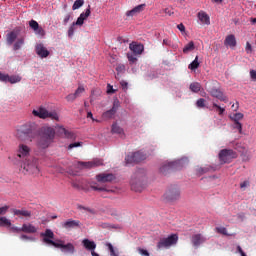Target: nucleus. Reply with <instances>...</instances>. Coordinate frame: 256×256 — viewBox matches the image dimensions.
Listing matches in <instances>:
<instances>
[{
  "label": "nucleus",
  "instance_id": "obj_17",
  "mask_svg": "<svg viewBox=\"0 0 256 256\" xmlns=\"http://www.w3.org/2000/svg\"><path fill=\"white\" fill-rule=\"evenodd\" d=\"M98 183H111L115 181V176L112 173H101L96 176Z\"/></svg>",
  "mask_w": 256,
  "mask_h": 256
},
{
  "label": "nucleus",
  "instance_id": "obj_31",
  "mask_svg": "<svg viewBox=\"0 0 256 256\" xmlns=\"http://www.w3.org/2000/svg\"><path fill=\"white\" fill-rule=\"evenodd\" d=\"M19 33H17V31H11L7 34L6 36V41L8 43V45H13V43H15V40L17 39Z\"/></svg>",
  "mask_w": 256,
  "mask_h": 256
},
{
  "label": "nucleus",
  "instance_id": "obj_51",
  "mask_svg": "<svg viewBox=\"0 0 256 256\" xmlns=\"http://www.w3.org/2000/svg\"><path fill=\"white\" fill-rule=\"evenodd\" d=\"M76 99H77V96L75 95V93L69 94L68 96H66V100L70 103H73V101H75Z\"/></svg>",
  "mask_w": 256,
  "mask_h": 256
},
{
  "label": "nucleus",
  "instance_id": "obj_47",
  "mask_svg": "<svg viewBox=\"0 0 256 256\" xmlns=\"http://www.w3.org/2000/svg\"><path fill=\"white\" fill-rule=\"evenodd\" d=\"M48 117L54 121H59V115L56 112H48Z\"/></svg>",
  "mask_w": 256,
  "mask_h": 256
},
{
  "label": "nucleus",
  "instance_id": "obj_22",
  "mask_svg": "<svg viewBox=\"0 0 256 256\" xmlns=\"http://www.w3.org/2000/svg\"><path fill=\"white\" fill-rule=\"evenodd\" d=\"M81 226V222L79 220L69 219L66 222L62 223V227L64 229H77V227Z\"/></svg>",
  "mask_w": 256,
  "mask_h": 256
},
{
  "label": "nucleus",
  "instance_id": "obj_4",
  "mask_svg": "<svg viewBox=\"0 0 256 256\" xmlns=\"http://www.w3.org/2000/svg\"><path fill=\"white\" fill-rule=\"evenodd\" d=\"M143 177H145V170L138 169L130 182L132 191H135L136 193H141V191H143Z\"/></svg>",
  "mask_w": 256,
  "mask_h": 256
},
{
  "label": "nucleus",
  "instance_id": "obj_41",
  "mask_svg": "<svg viewBox=\"0 0 256 256\" xmlns=\"http://www.w3.org/2000/svg\"><path fill=\"white\" fill-rule=\"evenodd\" d=\"M112 133H117L118 135L123 134V128H121L117 123L112 125Z\"/></svg>",
  "mask_w": 256,
  "mask_h": 256
},
{
  "label": "nucleus",
  "instance_id": "obj_55",
  "mask_svg": "<svg viewBox=\"0 0 256 256\" xmlns=\"http://www.w3.org/2000/svg\"><path fill=\"white\" fill-rule=\"evenodd\" d=\"M138 253L142 256H149V251L143 249V248H138Z\"/></svg>",
  "mask_w": 256,
  "mask_h": 256
},
{
  "label": "nucleus",
  "instance_id": "obj_59",
  "mask_svg": "<svg viewBox=\"0 0 256 256\" xmlns=\"http://www.w3.org/2000/svg\"><path fill=\"white\" fill-rule=\"evenodd\" d=\"M71 19V14H67L63 19V24L67 25L69 23V20Z\"/></svg>",
  "mask_w": 256,
  "mask_h": 256
},
{
  "label": "nucleus",
  "instance_id": "obj_34",
  "mask_svg": "<svg viewBox=\"0 0 256 256\" xmlns=\"http://www.w3.org/2000/svg\"><path fill=\"white\" fill-rule=\"evenodd\" d=\"M190 91H192V93H199V91H201V83L192 82L190 84Z\"/></svg>",
  "mask_w": 256,
  "mask_h": 256
},
{
  "label": "nucleus",
  "instance_id": "obj_45",
  "mask_svg": "<svg viewBox=\"0 0 256 256\" xmlns=\"http://www.w3.org/2000/svg\"><path fill=\"white\" fill-rule=\"evenodd\" d=\"M210 168L209 167H200L197 169L198 175H205V173H209Z\"/></svg>",
  "mask_w": 256,
  "mask_h": 256
},
{
  "label": "nucleus",
  "instance_id": "obj_20",
  "mask_svg": "<svg viewBox=\"0 0 256 256\" xmlns=\"http://www.w3.org/2000/svg\"><path fill=\"white\" fill-rule=\"evenodd\" d=\"M32 115H34V117H39V119H47L49 118V111L40 106L37 110L32 111Z\"/></svg>",
  "mask_w": 256,
  "mask_h": 256
},
{
  "label": "nucleus",
  "instance_id": "obj_39",
  "mask_svg": "<svg viewBox=\"0 0 256 256\" xmlns=\"http://www.w3.org/2000/svg\"><path fill=\"white\" fill-rule=\"evenodd\" d=\"M244 115L241 112L233 114V116H230V119L234 121V123H239L241 119H243Z\"/></svg>",
  "mask_w": 256,
  "mask_h": 256
},
{
  "label": "nucleus",
  "instance_id": "obj_61",
  "mask_svg": "<svg viewBox=\"0 0 256 256\" xmlns=\"http://www.w3.org/2000/svg\"><path fill=\"white\" fill-rule=\"evenodd\" d=\"M177 29H179L181 33H185V25L183 23L178 24Z\"/></svg>",
  "mask_w": 256,
  "mask_h": 256
},
{
  "label": "nucleus",
  "instance_id": "obj_44",
  "mask_svg": "<svg viewBox=\"0 0 256 256\" xmlns=\"http://www.w3.org/2000/svg\"><path fill=\"white\" fill-rule=\"evenodd\" d=\"M205 103H206V100L204 98H199L196 101V107H198L199 109H203L205 107Z\"/></svg>",
  "mask_w": 256,
  "mask_h": 256
},
{
  "label": "nucleus",
  "instance_id": "obj_7",
  "mask_svg": "<svg viewBox=\"0 0 256 256\" xmlns=\"http://www.w3.org/2000/svg\"><path fill=\"white\" fill-rule=\"evenodd\" d=\"M219 159L222 165L225 163H231L233 159H237V153L232 149H223L219 153Z\"/></svg>",
  "mask_w": 256,
  "mask_h": 256
},
{
  "label": "nucleus",
  "instance_id": "obj_28",
  "mask_svg": "<svg viewBox=\"0 0 256 256\" xmlns=\"http://www.w3.org/2000/svg\"><path fill=\"white\" fill-rule=\"evenodd\" d=\"M129 49L134 52L135 55H141L145 50V46H143V44L132 43L129 45Z\"/></svg>",
  "mask_w": 256,
  "mask_h": 256
},
{
  "label": "nucleus",
  "instance_id": "obj_10",
  "mask_svg": "<svg viewBox=\"0 0 256 256\" xmlns=\"http://www.w3.org/2000/svg\"><path fill=\"white\" fill-rule=\"evenodd\" d=\"M179 197H181V192L179 191V188H177V187L170 188L164 194V198L166 199V201H170V202L179 200Z\"/></svg>",
  "mask_w": 256,
  "mask_h": 256
},
{
  "label": "nucleus",
  "instance_id": "obj_52",
  "mask_svg": "<svg viewBox=\"0 0 256 256\" xmlns=\"http://www.w3.org/2000/svg\"><path fill=\"white\" fill-rule=\"evenodd\" d=\"M83 145V142H74L69 144L68 149H75V147H81Z\"/></svg>",
  "mask_w": 256,
  "mask_h": 256
},
{
  "label": "nucleus",
  "instance_id": "obj_12",
  "mask_svg": "<svg viewBox=\"0 0 256 256\" xmlns=\"http://www.w3.org/2000/svg\"><path fill=\"white\" fill-rule=\"evenodd\" d=\"M119 107H121L119 100H114L113 107L102 114L103 119H113V117H115V113L119 110Z\"/></svg>",
  "mask_w": 256,
  "mask_h": 256
},
{
  "label": "nucleus",
  "instance_id": "obj_60",
  "mask_svg": "<svg viewBox=\"0 0 256 256\" xmlns=\"http://www.w3.org/2000/svg\"><path fill=\"white\" fill-rule=\"evenodd\" d=\"M237 253H239L241 256H247L245 252L243 251V248H241L239 245L237 246Z\"/></svg>",
  "mask_w": 256,
  "mask_h": 256
},
{
  "label": "nucleus",
  "instance_id": "obj_18",
  "mask_svg": "<svg viewBox=\"0 0 256 256\" xmlns=\"http://www.w3.org/2000/svg\"><path fill=\"white\" fill-rule=\"evenodd\" d=\"M35 51L36 55L38 57H41V59L49 57V50H47V48L43 44H37Z\"/></svg>",
  "mask_w": 256,
  "mask_h": 256
},
{
  "label": "nucleus",
  "instance_id": "obj_46",
  "mask_svg": "<svg viewBox=\"0 0 256 256\" xmlns=\"http://www.w3.org/2000/svg\"><path fill=\"white\" fill-rule=\"evenodd\" d=\"M82 93H85V88L83 86H79L78 89H76L74 94L76 97H81Z\"/></svg>",
  "mask_w": 256,
  "mask_h": 256
},
{
  "label": "nucleus",
  "instance_id": "obj_62",
  "mask_svg": "<svg viewBox=\"0 0 256 256\" xmlns=\"http://www.w3.org/2000/svg\"><path fill=\"white\" fill-rule=\"evenodd\" d=\"M128 61H130V63H135L137 61V58H135V56L133 55L128 54Z\"/></svg>",
  "mask_w": 256,
  "mask_h": 256
},
{
  "label": "nucleus",
  "instance_id": "obj_30",
  "mask_svg": "<svg viewBox=\"0 0 256 256\" xmlns=\"http://www.w3.org/2000/svg\"><path fill=\"white\" fill-rule=\"evenodd\" d=\"M52 142L53 141L48 140V138H45V136H41L37 142V145L41 149H47V147H49V145H51Z\"/></svg>",
  "mask_w": 256,
  "mask_h": 256
},
{
  "label": "nucleus",
  "instance_id": "obj_48",
  "mask_svg": "<svg viewBox=\"0 0 256 256\" xmlns=\"http://www.w3.org/2000/svg\"><path fill=\"white\" fill-rule=\"evenodd\" d=\"M234 129H237L239 133H243V124L240 122H234Z\"/></svg>",
  "mask_w": 256,
  "mask_h": 256
},
{
  "label": "nucleus",
  "instance_id": "obj_43",
  "mask_svg": "<svg viewBox=\"0 0 256 256\" xmlns=\"http://www.w3.org/2000/svg\"><path fill=\"white\" fill-rule=\"evenodd\" d=\"M215 230L220 235H226L227 237H229V235H231V234L227 233V228H225V227H216Z\"/></svg>",
  "mask_w": 256,
  "mask_h": 256
},
{
  "label": "nucleus",
  "instance_id": "obj_16",
  "mask_svg": "<svg viewBox=\"0 0 256 256\" xmlns=\"http://www.w3.org/2000/svg\"><path fill=\"white\" fill-rule=\"evenodd\" d=\"M205 241H207V238H205V236H203V234H194L191 237V243L193 245V247H195L196 249L203 245V243H205Z\"/></svg>",
  "mask_w": 256,
  "mask_h": 256
},
{
  "label": "nucleus",
  "instance_id": "obj_14",
  "mask_svg": "<svg viewBox=\"0 0 256 256\" xmlns=\"http://www.w3.org/2000/svg\"><path fill=\"white\" fill-rule=\"evenodd\" d=\"M29 27H31L35 35H39L40 37H45V30L43 29V27L39 26V23L37 21L30 20Z\"/></svg>",
  "mask_w": 256,
  "mask_h": 256
},
{
  "label": "nucleus",
  "instance_id": "obj_64",
  "mask_svg": "<svg viewBox=\"0 0 256 256\" xmlns=\"http://www.w3.org/2000/svg\"><path fill=\"white\" fill-rule=\"evenodd\" d=\"M107 93H115V90L113 89V86H111V84H108Z\"/></svg>",
  "mask_w": 256,
  "mask_h": 256
},
{
  "label": "nucleus",
  "instance_id": "obj_49",
  "mask_svg": "<svg viewBox=\"0 0 256 256\" xmlns=\"http://www.w3.org/2000/svg\"><path fill=\"white\" fill-rule=\"evenodd\" d=\"M75 22L72 23V25L69 27V30H68V36L69 37H73V34L75 33Z\"/></svg>",
  "mask_w": 256,
  "mask_h": 256
},
{
  "label": "nucleus",
  "instance_id": "obj_27",
  "mask_svg": "<svg viewBox=\"0 0 256 256\" xmlns=\"http://www.w3.org/2000/svg\"><path fill=\"white\" fill-rule=\"evenodd\" d=\"M12 213L16 217H20V219H23V217H31V211L25 210L24 208H22L21 210L12 209Z\"/></svg>",
  "mask_w": 256,
  "mask_h": 256
},
{
  "label": "nucleus",
  "instance_id": "obj_26",
  "mask_svg": "<svg viewBox=\"0 0 256 256\" xmlns=\"http://www.w3.org/2000/svg\"><path fill=\"white\" fill-rule=\"evenodd\" d=\"M42 137H44V139H48L49 141H53V139H55V129L51 127L44 128Z\"/></svg>",
  "mask_w": 256,
  "mask_h": 256
},
{
  "label": "nucleus",
  "instance_id": "obj_33",
  "mask_svg": "<svg viewBox=\"0 0 256 256\" xmlns=\"http://www.w3.org/2000/svg\"><path fill=\"white\" fill-rule=\"evenodd\" d=\"M199 56H196L194 61L188 65V69H190V71H195L196 69H199Z\"/></svg>",
  "mask_w": 256,
  "mask_h": 256
},
{
  "label": "nucleus",
  "instance_id": "obj_54",
  "mask_svg": "<svg viewBox=\"0 0 256 256\" xmlns=\"http://www.w3.org/2000/svg\"><path fill=\"white\" fill-rule=\"evenodd\" d=\"M242 161H244L245 163L251 161V155L245 153V154H242Z\"/></svg>",
  "mask_w": 256,
  "mask_h": 256
},
{
  "label": "nucleus",
  "instance_id": "obj_2",
  "mask_svg": "<svg viewBox=\"0 0 256 256\" xmlns=\"http://www.w3.org/2000/svg\"><path fill=\"white\" fill-rule=\"evenodd\" d=\"M15 135L19 141L31 143L39 135L37 133V124L35 122H26L17 127Z\"/></svg>",
  "mask_w": 256,
  "mask_h": 256
},
{
  "label": "nucleus",
  "instance_id": "obj_36",
  "mask_svg": "<svg viewBox=\"0 0 256 256\" xmlns=\"http://www.w3.org/2000/svg\"><path fill=\"white\" fill-rule=\"evenodd\" d=\"M106 247H108L111 256H119V250L115 249V247H113V244L106 243Z\"/></svg>",
  "mask_w": 256,
  "mask_h": 256
},
{
  "label": "nucleus",
  "instance_id": "obj_8",
  "mask_svg": "<svg viewBox=\"0 0 256 256\" xmlns=\"http://www.w3.org/2000/svg\"><path fill=\"white\" fill-rule=\"evenodd\" d=\"M147 159V154L138 151L126 156L125 161L126 164L129 165L131 163H141V161H145Z\"/></svg>",
  "mask_w": 256,
  "mask_h": 256
},
{
  "label": "nucleus",
  "instance_id": "obj_1",
  "mask_svg": "<svg viewBox=\"0 0 256 256\" xmlns=\"http://www.w3.org/2000/svg\"><path fill=\"white\" fill-rule=\"evenodd\" d=\"M30 154L31 148L25 144H20L15 159L25 173H29V175H39L41 171L39 169V160L31 157Z\"/></svg>",
  "mask_w": 256,
  "mask_h": 256
},
{
  "label": "nucleus",
  "instance_id": "obj_3",
  "mask_svg": "<svg viewBox=\"0 0 256 256\" xmlns=\"http://www.w3.org/2000/svg\"><path fill=\"white\" fill-rule=\"evenodd\" d=\"M40 236L43 237V243L46 245H52L56 247V249H61L62 253H68L69 255H73L75 253V246L71 243L63 244V241L59 240L58 242L53 241L55 239V233L53 230L46 229L45 232H42Z\"/></svg>",
  "mask_w": 256,
  "mask_h": 256
},
{
  "label": "nucleus",
  "instance_id": "obj_35",
  "mask_svg": "<svg viewBox=\"0 0 256 256\" xmlns=\"http://www.w3.org/2000/svg\"><path fill=\"white\" fill-rule=\"evenodd\" d=\"M24 43H25V38H18L13 46L14 51H19V49L23 47Z\"/></svg>",
  "mask_w": 256,
  "mask_h": 256
},
{
  "label": "nucleus",
  "instance_id": "obj_32",
  "mask_svg": "<svg viewBox=\"0 0 256 256\" xmlns=\"http://www.w3.org/2000/svg\"><path fill=\"white\" fill-rule=\"evenodd\" d=\"M22 233H37V227L33 224H23Z\"/></svg>",
  "mask_w": 256,
  "mask_h": 256
},
{
  "label": "nucleus",
  "instance_id": "obj_25",
  "mask_svg": "<svg viewBox=\"0 0 256 256\" xmlns=\"http://www.w3.org/2000/svg\"><path fill=\"white\" fill-rule=\"evenodd\" d=\"M224 45L226 47H230L231 49H233L234 47H237V39H235V35L230 34L226 36L224 40Z\"/></svg>",
  "mask_w": 256,
  "mask_h": 256
},
{
  "label": "nucleus",
  "instance_id": "obj_50",
  "mask_svg": "<svg viewBox=\"0 0 256 256\" xmlns=\"http://www.w3.org/2000/svg\"><path fill=\"white\" fill-rule=\"evenodd\" d=\"M90 187H91V189H93V191H109L105 187H99V186H96V185H93V184H91Z\"/></svg>",
  "mask_w": 256,
  "mask_h": 256
},
{
  "label": "nucleus",
  "instance_id": "obj_5",
  "mask_svg": "<svg viewBox=\"0 0 256 256\" xmlns=\"http://www.w3.org/2000/svg\"><path fill=\"white\" fill-rule=\"evenodd\" d=\"M215 85H216V82L206 83L205 85L206 91H208L211 97H214L219 101H223L224 103H227V101H229V98H227V96H225L223 91H221V89L217 88Z\"/></svg>",
  "mask_w": 256,
  "mask_h": 256
},
{
  "label": "nucleus",
  "instance_id": "obj_63",
  "mask_svg": "<svg viewBox=\"0 0 256 256\" xmlns=\"http://www.w3.org/2000/svg\"><path fill=\"white\" fill-rule=\"evenodd\" d=\"M250 77H251V79H253L254 81H256V71H255V70H251V71H250Z\"/></svg>",
  "mask_w": 256,
  "mask_h": 256
},
{
  "label": "nucleus",
  "instance_id": "obj_15",
  "mask_svg": "<svg viewBox=\"0 0 256 256\" xmlns=\"http://www.w3.org/2000/svg\"><path fill=\"white\" fill-rule=\"evenodd\" d=\"M71 185L77 191H89V185L85 180H73Z\"/></svg>",
  "mask_w": 256,
  "mask_h": 256
},
{
  "label": "nucleus",
  "instance_id": "obj_56",
  "mask_svg": "<svg viewBox=\"0 0 256 256\" xmlns=\"http://www.w3.org/2000/svg\"><path fill=\"white\" fill-rule=\"evenodd\" d=\"M11 231H13V233H21L23 232V227L19 228L17 226H13L11 227Z\"/></svg>",
  "mask_w": 256,
  "mask_h": 256
},
{
  "label": "nucleus",
  "instance_id": "obj_40",
  "mask_svg": "<svg viewBox=\"0 0 256 256\" xmlns=\"http://www.w3.org/2000/svg\"><path fill=\"white\" fill-rule=\"evenodd\" d=\"M212 107L213 109H216V111L218 112V115H223V113H225V108L219 106L216 102L212 103Z\"/></svg>",
  "mask_w": 256,
  "mask_h": 256
},
{
  "label": "nucleus",
  "instance_id": "obj_23",
  "mask_svg": "<svg viewBox=\"0 0 256 256\" xmlns=\"http://www.w3.org/2000/svg\"><path fill=\"white\" fill-rule=\"evenodd\" d=\"M197 17L202 25H211V18L207 15V12L201 10L198 12Z\"/></svg>",
  "mask_w": 256,
  "mask_h": 256
},
{
  "label": "nucleus",
  "instance_id": "obj_37",
  "mask_svg": "<svg viewBox=\"0 0 256 256\" xmlns=\"http://www.w3.org/2000/svg\"><path fill=\"white\" fill-rule=\"evenodd\" d=\"M195 49V43L190 41L184 48L183 53L187 54Z\"/></svg>",
  "mask_w": 256,
  "mask_h": 256
},
{
  "label": "nucleus",
  "instance_id": "obj_29",
  "mask_svg": "<svg viewBox=\"0 0 256 256\" xmlns=\"http://www.w3.org/2000/svg\"><path fill=\"white\" fill-rule=\"evenodd\" d=\"M82 245L85 247V249H87V251H95V249H97V244H95L94 241H91L89 239H84L82 241Z\"/></svg>",
  "mask_w": 256,
  "mask_h": 256
},
{
  "label": "nucleus",
  "instance_id": "obj_6",
  "mask_svg": "<svg viewBox=\"0 0 256 256\" xmlns=\"http://www.w3.org/2000/svg\"><path fill=\"white\" fill-rule=\"evenodd\" d=\"M177 241H179V236L177 234H171L167 238H161L157 243V249H169L173 247V245H177Z\"/></svg>",
  "mask_w": 256,
  "mask_h": 256
},
{
  "label": "nucleus",
  "instance_id": "obj_19",
  "mask_svg": "<svg viewBox=\"0 0 256 256\" xmlns=\"http://www.w3.org/2000/svg\"><path fill=\"white\" fill-rule=\"evenodd\" d=\"M145 7H147V4H140L134 7L132 10L127 11L126 16L135 17V15H139V13H143V11H145Z\"/></svg>",
  "mask_w": 256,
  "mask_h": 256
},
{
  "label": "nucleus",
  "instance_id": "obj_53",
  "mask_svg": "<svg viewBox=\"0 0 256 256\" xmlns=\"http://www.w3.org/2000/svg\"><path fill=\"white\" fill-rule=\"evenodd\" d=\"M7 211H9V206L5 205L0 207V215H7Z\"/></svg>",
  "mask_w": 256,
  "mask_h": 256
},
{
  "label": "nucleus",
  "instance_id": "obj_42",
  "mask_svg": "<svg viewBox=\"0 0 256 256\" xmlns=\"http://www.w3.org/2000/svg\"><path fill=\"white\" fill-rule=\"evenodd\" d=\"M84 3V0H76L72 6L73 11L80 9V7H83Z\"/></svg>",
  "mask_w": 256,
  "mask_h": 256
},
{
  "label": "nucleus",
  "instance_id": "obj_11",
  "mask_svg": "<svg viewBox=\"0 0 256 256\" xmlns=\"http://www.w3.org/2000/svg\"><path fill=\"white\" fill-rule=\"evenodd\" d=\"M179 165H181V161L168 162L163 164L160 167V173H162V175H167L168 173H171V171H175Z\"/></svg>",
  "mask_w": 256,
  "mask_h": 256
},
{
  "label": "nucleus",
  "instance_id": "obj_13",
  "mask_svg": "<svg viewBox=\"0 0 256 256\" xmlns=\"http://www.w3.org/2000/svg\"><path fill=\"white\" fill-rule=\"evenodd\" d=\"M78 165L82 169H93V167H101V165H103V160L95 159L91 162H78Z\"/></svg>",
  "mask_w": 256,
  "mask_h": 256
},
{
  "label": "nucleus",
  "instance_id": "obj_57",
  "mask_svg": "<svg viewBox=\"0 0 256 256\" xmlns=\"http://www.w3.org/2000/svg\"><path fill=\"white\" fill-rule=\"evenodd\" d=\"M164 13L165 15H169V17H171V15H174L175 12H173V9L171 8H165Z\"/></svg>",
  "mask_w": 256,
  "mask_h": 256
},
{
  "label": "nucleus",
  "instance_id": "obj_38",
  "mask_svg": "<svg viewBox=\"0 0 256 256\" xmlns=\"http://www.w3.org/2000/svg\"><path fill=\"white\" fill-rule=\"evenodd\" d=\"M0 227H11V220L7 217H0Z\"/></svg>",
  "mask_w": 256,
  "mask_h": 256
},
{
  "label": "nucleus",
  "instance_id": "obj_58",
  "mask_svg": "<svg viewBox=\"0 0 256 256\" xmlns=\"http://www.w3.org/2000/svg\"><path fill=\"white\" fill-rule=\"evenodd\" d=\"M120 85H121L123 91H127V88H128L129 83H127V82H125L124 80H122V81L120 82Z\"/></svg>",
  "mask_w": 256,
  "mask_h": 256
},
{
  "label": "nucleus",
  "instance_id": "obj_21",
  "mask_svg": "<svg viewBox=\"0 0 256 256\" xmlns=\"http://www.w3.org/2000/svg\"><path fill=\"white\" fill-rule=\"evenodd\" d=\"M90 15H91V6H88L86 11L80 14L77 21L75 22V25H79L81 27V25H83V23L87 21Z\"/></svg>",
  "mask_w": 256,
  "mask_h": 256
},
{
  "label": "nucleus",
  "instance_id": "obj_9",
  "mask_svg": "<svg viewBox=\"0 0 256 256\" xmlns=\"http://www.w3.org/2000/svg\"><path fill=\"white\" fill-rule=\"evenodd\" d=\"M21 79L19 75H9L0 71L1 83H11V85H15V83H21Z\"/></svg>",
  "mask_w": 256,
  "mask_h": 256
},
{
  "label": "nucleus",
  "instance_id": "obj_24",
  "mask_svg": "<svg viewBox=\"0 0 256 256\" xmlns=\"http://www.w3.org/2000/svg\"><path fill=\"white\" fill-rule=\"evenodd\" d=\"M57 134L60 137H66V139H73V137H74L73 132L68 131L63 126H58L57 127Z\"/></svg>",
  "mask_w": 256,
  "mask_h": 256
}]
</instances>
